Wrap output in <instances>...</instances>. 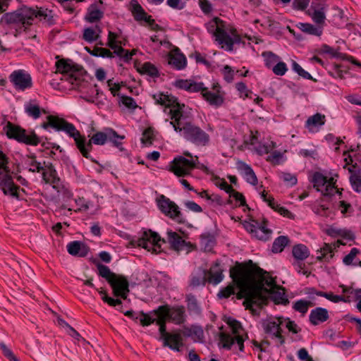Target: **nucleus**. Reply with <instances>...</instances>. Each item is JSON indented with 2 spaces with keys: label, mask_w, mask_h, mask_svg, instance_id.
I'll return each instance as SVG.
<instances>
[{
  "label": "nucleus",
  "mask_w": 361,
  "mask_h": 361,
  "mask_svg": "<svg viewBox=\"0 0 361 361\" xmlns=\"http://www.w3.org/2000/svg\"><path fill=\"white\" fill-rule=\"evenodd\" d=\"M276 143L271 141L269 143L259 145L257 147V152L260 155L267 154L270 153L274 148H276Z\"/></svg>",
  "instance_id": "052dcab7"
},
{
  "label": "nucleus",
  "mask_w": 361,
  "mask_h": 361,
  "mask_svg": "<svg viewBox=\"0 0 361 361\" xmlns=\"http://www.w3.org/2000/svg\"><path fill=\"white\" fill-rule=\"evenodd\" d=\"M42 127L44 129L51 128L56 131L65 132L71 137L74 139L77 148L84 157L90 159L91 161L94 163L98 164L90 154L92 149V145L94 144L91 141V138L88 142H86L85 137L80 134V131L76 129L73 123L68 122L64 118H60L58 116L49 115L47 117V122H44L42 124Z\"/></svg>",
  "instance_id": "20e7f679"
},
{
  "label": "nucleus",
  "mask_w": 361,
  "mask_h": 361,
  "mask_svg": "<svg viewBox=\"0 0 361 361\" xmlns=\"http://www.w3.org/2000/svg\"><path fill=\"white\" fill-rule=\"evenodd\" d=\"M267 221L264 219L262 221V224L258 226L255 233L254 238L264 241L269 239L271 231L267 228Z\"/></svg>",
  "instance_id": "473e14b6"
},
{
  "label": "nucleus",
  "mask_w": 361,
  "mask_h": 361,
  "mask_svg": "<svg viewBox=\"0 0 361 361\" xmlns=\"http://www.w3.org/2000/svg\"><path fill=\"white\" fill-rule=\"evenodd\" d=\"M109 283L111 286L114 295L116 297H121L124 300L127 298L130 290L128 281L125 276L116 275Z\"/></svg>",
  "instance_id": "2eb2a0df"
},
{
  "label": "nucleus",
  "mask_w": 361,
  "mask_h": 361,
  "mask_svg": "<svg viewBox=\"0 0 361 361\" xmlns=\"http://www.w3.org/2000/svg\"><path fill=\"white\" fill-rule=\"evenodd\" d=\"M0 348L2 350L3 355L8 359L9 361H20L16 356L13 354L11 350H10L6 345L1 342L0 343Z\"/></svg>",
  "instance_id": "bf43d9fd"
},
{
  "label": "nucleus",
  "mask_w": 361,
  "mask_h": 361,
  "mask_svg": "<svg viewBox=\"0 0 361 361\" xmlns=\"http://www.w3.org/2000/svg\"><path fill=\"white\" fill-rule=\"evenodd\" d=\"M157 204L162 213L178 223H182V214L179 208L175 202L164 195H160L157 199Z\"/></svg>",
  "instance_id": "9b49d317"
},
{
  "label": "nucleus",
  "mask_w": 361,
  "mask_h": 361,
  "mask_svg": "<svg viewBox=\"0 0 361 361\" xmlns=\"http://www.w3.org/2000/svg\"><path fill=\"white\" fill-rule=\"evenodd\" d=\"M104 16V13L98 8L97 4H91L85 17V20L90 23L99 21Z\"/></svg>",
  "instance_id": "cd10ccee"
},
{
  "label": "nucleus",
  "mask_w": 361,
  "mask_h": 361,
  "mask_svg": "<svg viewBox=\"0 0 361 361\" xmlns=\"http://www.w3.org/2000/svg\"><path fill=\"white\" fill-rule=\"evenodd\" d=\"M287 70H288V68H287L286 64L284 62H281V61H279L272 68V71H273L274 73L276 74V75H280V76L283 75L286 73Z\"/></svg>",
  "instance_id": "e2e57ef3"
},
{
  "label": "nucleus",
  "mask_w": 361,
  "mask_h": 361,
  "mask_svg": "<svg viewBox=\"0 0 361 361\" xmlns=\"http://www.w3.org/2000/svg\"><path fill=\"white\" fill-rule=\"evenodd\" d=\"M234 338H233L231 336L224 332L219 334V340L224 348L231 349L235 342Z\"/></svg>",
  "instance_id": "8fccbe9b"
},
{
  "label": "nucleus",
  "mask_w": 361,
  "mask_h": 361,
  "mask_svg": "<svg viewBox=\"0 0 361 361\" xmlns=\"http://www.w3.org/2000/svg\"><path fill=\"white\" fill-rule=\"evenodd\" d=\"M238 169L244 173L246 181L253 185L257 184V178L252 169L244 162L239 163Z\"/></svg>",
  "instance_id": "7c9ffc66"
},
{
  "label": "nucleus",
  "mask_w": 361,
  "mask_h": 361,
  "mask_svg": "<svg viewBox=\"0 0 361 361\" xmlns=\"http://www.w3.org/2000/svg\"><path fill=\"white\" fill-rule=\"evenodd\" d=\"M297 27L303 32L315 36H320L323 32L320 26H314L310 23H300Z\"/></svg>",
  "instance_id": "c9c22d12"
},
{
  "label": "nucleus",
  "mask_w": 361,
  "mask_h": 361,
  "mask_svg": "<svg viewBox=\"0 0 361 361\" xmlns=\"http://www.w3.org/2000/svg\"><path fill=\"white\" fill-rule=\"evenodd\" d=\"M9 80L16 90L24 91L32 86L31 75L24 70L14 71L9 75Z\"/></svg>",
  "instance_id": "ddd939ff"
},
{
  "label": "nucleus",
  "mask_w": 361,
  "mask_h": 361,
  "mask_svg": "<svg viewBox=\"0 0 361 361\" xmlns=\"http://www.w3.org/2000/svg\"><path fill=\"white\" fill-rule=\"evenodd\" d=\"M235 294V286L229 284L226 287L222 288L218 293L219 298H228L231 295Z\"/></svg>",
  "instance_id": "4d7b16f0"
},
{
  "label": "nucleus",
  "mask_w": 361,
  "mask_h": 361,
  "mask_svg": "<svg viewBox=\"0 0 361 361\" xmlns=\"http://www.w3.org/2000/svg\"><path fill=\"white\" fill-rule=\"evenodd\" d=\"M262 271L251 260L246 264L237 263L230 270L233 281L240 289L236 298L245 299L243 304L246 310L253 311L254 305L259 307L264 303Z\"/></svg>",
  "instance_id": "f257e3e1"
},
{
  "label": "nucleus",
  "mask_w": 361,
  "mask_h": 361,
  "mask_svg": "<svg viewBox=\"0 0 361 361\" xmlns=\"http://www.w3.org/2000/svg\"><path fill=\"white\" fill-rule=\"evenodd\" d=\"M292 253L295 260L300 261L305 260L310 255L307 247L303 244H298L293 246Z\"/></svg>",
  "instance_id": "2f4dec72"
},
{
  "label": "nucleus",
  "mask_w": 361,
  "mask_h": 361,
  "mask_svg": "<svg viewBox=\"0 0 361 361\" xmlns=\"http://www.w3.org/2000/svg\"><path fill=\"white\" fill-rule=\"evenodd\" d=\"M169 63L177 70L183 69L187 64L185 56L177 48L169 54Z\"/></svg>",
  "instance_id": "b1692460"
},
{
  "label": "nucleus",
  "mask_w": 361,
  "mask_h": 361,
  "mask_svg": "<svg viewBox=\"0 0 361 361\" xmlns=\"http://www.w3.org/2000/svg\"><path fill=\"white\" fill-rule=\"evenodd\" d=\"M153 99L156 101V104L171 108L169 114H171V120L173 111L179 109L180 111H183V109L185 107V104H180L176 97L164 94V93L154 94Z\"/></svg>",
  "instance_id": "a211bd4d"
},
{
  "label": "nucleus",
  "mask_w": 361,
  "mask_h": 361,
  "mask_svg": "<svg viewBox=\"0 0 361 361\" xmlns=\"http://www.w3.org/2000/svg\"><path fill=\"white\" fill-rule=\"evenodd\" d=\"M170 124L176 132L180 133L187 140L197 145H205L209 140V135L200 127L186 121L183 111L176 109L172 111Z\"/></svg>",
  "instance_id": "39448f33"
},
{
  "label": "nucleus",
  "mask_w": 361,
  "mask_h": 361,
  "mask_svg": "<svg viewBox=\"0 0 361 361\" xmlns=\"http://www.w3.org/2000/svg\"><path fill=\"white\" fill-rule=\"evenodd\" d=\"M281 178L289 186H293L297 183V178L295 175L289 173H282Z\"/></svg>",
  "instance_id": "0e129e2a"
},
{
  "label": "nucleus",
  "mask_w": 361,
  "mask_h": 361,
  "mask_svg": "<svg viewBox=\"0 0 361 361\" xmlns=\"http://www.w3.org/2000/svg\"><path fill=\"white\" fill-rule=\"evenodd\" d=\"M157 317L152 314V311L149 313H145L144 312H139L138 322L143 326H149L156 322Z\"/></svg>",
  "instance_id": "c03bdc74"
},
{
  "label": "nucleus",
  "mask_w": 361,
  "mask_h": 361,
  "mask_svg": "<svg viewBox=\"0 0 361 361\" xmlns=\"http://www.w3.org/2000/svg\"><path fill=\"white\" fill-rule=\"evenodd\" d=\"M163 306L168 307V320L178 325L185 322V307L183 306H176L172 308L169 305H164Z\"/></svg>",
  "instance_id": "aec40b11"
},
{
  "label": "nucleus",
  "mask_w": 361,
  "mask_h": 361,
  "mask_svg": "<svg viewBox=\"0 0 361 361\" xmlns=\"http://www.w3.org/2000/svg\"><path fill=\"white\" fill-rule=\"evenodd\" d=\"M25 163L29 168V171L33 173H39L44 169V166H42L40 162L37 161L36 156L34 154L27 155L25 160Z\"/></svg>",
  "instance_id": "e433bc0d"
},
{
  "label": "nucleus",
  "mask_w": 361,
  "mask_h": 361,
  "mask_svg": "<svg viewBox=\"0 0 361 361\" xmlns=\"http://www.w3.org/2000/svg\"><path fill=\"white\" fill-rule=\"evenodd\" d=\"M56 72L50 81L54 89H76L79 87L86 71L83 67L71 59H60L56 62Z\"/></svg>",
  "instance_id": "7ed1b4c3"
},
{
  "label": "nucleus",
  "mask_w": 361,
  "mask_h": 361,
  "mask_svg": "<svg viewBox=\"0 0 361 361\" xmlns=\"http://www.w3.org/2000/svg\"><path fill=\"white\" fill-rule=\"evenodd\" d=\"M42 179L47 184L52 185L53 188L57 192H60V188H62V182L58 176L57 171L51 163L47 164L44 162V169L41 171Z\"/></svg>",
  "instance_id": "f8f14e48"
},
{
  "label": "nucleus",
  "mask_w": 361,
  "mask_h": 361,
  "mask_svg": "<svg viewBox=\"0 0 361 361\" xmlns=\"http://www.w3.org/2000/svg\"><path fill=\"white\" fill-rule=\"evenodd\" d=\"M222 73L226 82H231L233 80L234 71L230 66L226 65L222 70Z\"/></svg>",
  "instance_id": "774afa93"
},
{
  "label": "nucleus",
  "mask_w": 361,
  "mask_h": 361,
  "mask_svg": "<svg viewBox=\"0 0 361 361\" xmlns=\"http://www.w3.org/2000/svg\"><path fill=\"white\" fill-rule=\"evenodd\" d=\"M4 130L8 138L14 139L19 142L32 146H37L40 142L39 137L34 131L27 134L25 129L11 122L7 123Z\"/></svg>",
  "instance_id": "0eeeda50"
},
{
  "label": "nucleus",
  "mask_w": 361,
  "mask_h": 361,
  "mask_svg": "<svg viewBox=\"0 0 361 361\" xmlns=\"http://www.w3.org/2000/svg\"><path fill=\"white\" fill-rule=\"evenodd\" d=\"M152 314L156 315V324L159 325L160 340L163 341L171 333L166 331V322L168 316V307L166 306H159L156 310H152Z\"/></svg>",
  "instance_id": "f3484780"
},
{
  "label": "nucleus",
  "mask_w": 361,
  "mask_h": 361,
  "mask_svg": "<svg viewBox=\"0 0 361 361\" xmlns=\"http://www.w3.org/2000/svg\"><path fill=\"white\" fill-rule=\"evenodd\" d=\"M196 161H198L197 157L192 160L181 156L176 157L170 164V171L178 177H184L190 174L191 171L195 169Z\"/></svg>",
  "instance_id": "9d476101"
},
{
  "label": "nucleus",
  "mask_w": 361,
  "mask_h": 361,
  "mask_svg": "<svg viewBox=\"0 0 361 361\" xmlns=\"http://www.w3.org/2000/svg\"><path fill=\"white\" fill-rule=\"evenodd\" d=\"M123 139L124 136L118 135L115 130L111 129L109 130L108 140L113 142L115 147H118L121 145V142L118 141V140H122Z\"/></svg>",
  "instance_id": "13d9d810"
},
{
  "label": "nucleus",
  "mask_w": 361,
  "mask_h": 361,
  "mask_svg": "<svg viewBox=\"0 0 361 361\" xmlns=\"http://www.w3.org/2000/svg\"><path fill=\"white\" fill-rule=\"evenodd\" d=\"M67 250L73 256L84 257L87 255L90 249L85 243L75 240L67 245Z\"/></svg>",
  "instance_id": "412c9836"
},
{
  "label": "nucleus",
  "mask_w": 361,
  "mask_h": 361,
  "mask_svg": "<svg viewBox=\"0 0 361 361\" xmlns=\"http://www.w3.org/2000/svg\"><path fill=\"white\" fill-rule=\"evenodd\" d=\"M164 238L152 230L145 231L140 238L135 243L138 246L145 248L152 253L161 252V243H165Z\"/></svg>",
  "instance_id": "6e6552de"
},
{
  "label": "nucleus",
  "mask_w": 361,
  "mask_h": 361,
  "mask_svg": "<svg viewBox=\"0 0 361 361\" xmlns=\"http://www.w3.org/2000/svg\"><path fill=\"white\" fill-rule=\"evenodd\" d=\"M167 242L170 245V247L176 251L188 250L192 246L190 242L186 240L178 233L171 230L168 231L167 233Z\"/></svg>",
  "instance_id": "6ab92c4d"
},
{
  "label": "nucleus",
  "mask_w": 361,
  "mask_h": 361,
  "mask_svg": "<svg viewBox=\"0 0 361 361\" xmlns=\"http://www.w3.org/2000/svg\"><path fill=\"white\" fill-rule=\"evenodd\" d=\"M35 19L49 25L54 23L52 11L43 8H23L12 13H6L3 20L11 28L16 30V37L22 31H25L33 24Z\"/></svg>",
  "instance_id": "f03ea898"
},
{
  "label": "nucleus",
  "mask_w": 361,
  "mask_h": 361,
  "mask_svg": "<svg viewBox=\"0 0 361 361\" xmlns=\"http://www.w3.org/2000/svg\"><path fill=\"white\" fill-rule=\"evenodd\" d=\"M293 309L302 314H305L307 312V300H299L296 301L293 305Z\"/></svg>",
  "instance_id": "338daca9"
},
{
  "label": "nucleus",
  "mask_w": 361,
  "mask_h": 361,
  "mask_svg": "<svg viewBox=\"0 0 361 361\" xmlns=\"http://www.w3.org/2000/svg\"><path fill=\"white\" fill-rule=\"evenodd\" d=\"M262 276L263 278V290H262V295L264 298V302L267 301V295L270 294L276 304H288L289 300L285 296L284 288L278 286L275 280L263 269Z\"/></svg>",
  "instance_id": "423d86ee"
},
{
  "label": "nucleus",
  "mask_w": 361,
  "mask_h": 361,
  "mask_svg": "<svg viewBox=\"0 0 361 361\" xmlns=\"http://www.w3.org/2000/svg\"><path fill=\"white\" fill-rule=\"evenodd\" d=\"M326 7L325 0H313L309 9H312V11H326Z\"/></svg>",
  "instance_id": "69168bd1"
},
{
  "label": "nucleus",
  "mask_w": 361,
  "mask_h": 361,
  "mask_svg": "<svg viewBox=\"0 0 361 361\" xmlns=\"http://www.w3.org/2000/svg\"><path fill=\"white\" fill-rule=\"evenodd\" d=\"M137 71L140 74H146L151 77H159V75L157 67L150 62H145L140 67H137Z\"/></svg>",
  "instance_id": "4c0bfd02"
},
{
  "label": "nucleus",
  "mask_w": 361,
  "mask_h": 361,
  "mask_svg": "<svg viewBox=\"0 0 361 361\" xmlns=\"http://www.w3.org/2000/svg\"><path fill=\"white\" fill-rule=\"evenodd\" d=\"M329 318V315L328 310L322 307H316L311 310L309 315L310 322L314 326H317L327 321Z\"/></svg>",
  "instance_id": "5701e85b"
},
{
  "label": "nucleus",
  "mask_w": 361,
  "mask_h": 361,
  "mask_svg": "<svg viewBox=\"0 0 361 361\" xmlns=\"http://www.w3.org/2000/svg\"><path fill=\"white\" fill-rule=\"evenodd\" d=\"M325 122V116L320 113H317L307 119L305 122V127L309 130V131L314 132L315 128L324 125Z\"/></svg>",
  "instance_id": "bb28decb"
},
{
  "label": "nucleus",
  "mask_w": 361,
  "mask_h": 361,
  "mask_svg": "<svg viewBox=\"0 0 361 361\" xmlns=\"http://www.w3.org/2000/svg\"><path fill=\"white\" fill-rule=\"evenodd\" d=\"M215 184L228 194H230L234 191L233 188L229 185L224 179L216 178Z\"/></svg>",
  "instance_id": "680f3d73"
},
{
  "label": "nucleus",
  "mask_w": 361,
  "mask_h": 361,
  "mask_svg": "<svg viewBox=\"0 0 361 361\" xmlns=\"http://www.w3.org/2000/svg\"><path fill=\"white\" fill-rule=\"evenodd\" d=\"M360 251L356 248V247H353L350 253L348 255H347L343 259V262L345 264V265H353V266H357V263L355 262V263H353V260L355 259V257L360 254Z\"/></svg>",
  "instance_id": "6e6d98bb"
},
{
  "label": "nucleus",
  "mask_w": 361,
  "mask_h": 361,
  "mask_svg": "<svg viewBox=\"0 0 361 361\" xmlns=\"http://www.w3.org/2000/svg\"><path fill=\"white\" fill-rule=\"evenodd\" d=\"M292 68L300 76L305 79L311 80L316 81L312 75L307 71H305L296 61H293L292 63Z\"/></svg>",
  "instance_id": "3c124183"
},
{
  "label": "nucleus",
  "mask_w": 361,
  "mask_h": 361,
  "mask_svg": "<svg viewBox=\"0 0 361 361\" xmlns=\"http://www.w3.org/2000/svg\"><path fill=\"white\" fill-rule=\"evenodd\" d=\"M348 170L351 173L350 176V182L353 189L357 192H361V176L358 173H354L353 169L351 167H348Z\"/></svg>",
  "instance_id": "79ce46f5"
},
{
  "label": "nucleus",
  "mask_w": 361,
  "mask_h": 361,
  "mask_svg": "<svg viewBox=\"0 0 361 361\" xmlns=\"http://www.w3.org/2000/svg\"><path fill=\"white\" fill-rule=\"evenodd\" d=\"M341 287L342 288V292L343 293L353 294L354 300H359L356 307L361 312V288L353 289L351 287H347L344 285H341Z\"/></svg>",
  "instance_id": "37998d69"
},
{
  "label": "nucleus",
  "mask_w": 361,
  "mask_h": 361,
  "mask_svg": "<svg viewBox=\"0 0 361 361\" xmlns=\"http://www.w3.org/2000/svg\"><path fill=\"white\" fill-rule=\"evenodd\" d=\"M130 4V11L132 13L133 16L134 17V19L137 22H146L147 20V17H149L150 16L147 15V13L143 9L141 5L138 4L136 1H132Z\"/></svg>",
  "instance_id": "c85d7f7f"
},
{
  "label": "nucleus",
  "mask_w": 361,
  "mask_h": 361,
  "mask_svg": "<svg viewBox=\"0 0 361 361\" xmlns=\"http://www.w3.org/2000/svg\"><path fill=\"white\" fill-rule=\"evenodd\" d=\"M25 111L29 116L35 119L40 117L41 111L46 113L45 110H41L39 106L35 104V101H30L27 103L25 106Z\"/></svg>",
  "instance_id": "f704fd0d"
},
{
  "label": "nucleus",
  "mask_w": 361,
  "mask_h": 361,
  "mask_svg": "<svg viewBox=\"0 0 361 361\" xmlns=\"http://www.w3.org/2000/svg\"><path fill=\"white\" fill-rule=\"evenodd\" d=\"M163 345L179 352L183 346V338L180 333H171L163 341Z\"/></svg>",
  "instance_id": "4be33fe9"
},
{
  "label": "nucleus",
  "mask_w": 361,
  "mask_h": 361,
  "mask_svg": "<svg viewBox=\"0 0 361 361\" xmlns=\"http://www.w3.org/2000/svg\"><path fill=\"white\" fill-rule=\"evenodd\" d=\"M200 240L201 244L204 246V249L212 248L215 243L214 236L209 233L202 234Z\"/></svg>",
  "instance_id": "864d4df0"
},
{
  "label": "nucleus",
  "mask_w": 361,
  "mask_h": 361,
  "mask_svg": "<svg viewBox=\"0 0 361 361\" xmlns=\"http://www.w3.org/2000/svg\"><path fill=\"white\" fill-rule=\"evenodd\" d=\"M186 301L188 303V308L189 310L194 311L195 312H200V309L198 305L197 300L194 295H187Z\"/></svg>",
  "instance_id": "5fc2aeb1"
},
{
  "label": "nucleus",
  "mask_w": 361,
  "mask_h": 361,
  "mask_svg": "<svg viewBox=\"0 0 361 361\" xmlns=\"http://www.w3.org/2000/svg\"><path fill=\"white\" fill-rule=\"evenodd\" d=\"M154 132L152 128H147L142 133V136L141 138V142L145 145H150L152 144L154 140Z\"/></svg>",
  "instance_id": "603ef678"
},
{
  "label": "nucleus",
  "mask_w": 361,
  "mask_h": 361,
  "mask_svg": "<svg viewBox=\"0 0 361 361\" xmlns=\"http://www.w3.org/2000/svg\"><path fill=\"white\" fill-rule=\"evenodd\" d=\"M321 51L324 54L331 55L334 58L341 59L342 60L345 59V57L346 56L345 54H342L327 44H323L321 47Z\"/></svg>",
  "instance_id": "49530a36"
},
{
  "label": "nucleus",
  "mask_w": 361,
  "mask_h": 361,
  "mask_svg": "<svg viewBox=\"0 0 361 361\" xmlns=\"http://www.w3.org/2000/svg\"><path fill=\"white\" fill-rule=\"evenodd\" d=\"M321 255L317 256V258L318 260H328L329 259H331L334 256L333 255V248L329 244L325 243L324 247L321 248L320 250Z\"/></svg>",
  "instance_id": "09e8293b"
},
{
  "label": "nucleus",
  "mask_w": 361,
  "mask_h": 361,
  "mask_svg": "<svg viewBox=\"0 0 361 361\" xmlns=\"http://www.w3.org/2000/svg\"><path fill=\"white\" fill-rule=\"evenodd\" d=\"M204 274L208 275L207 281L215 285L220 283L224 278L223 270L218 262L212 265L209 271H204Z\"/></svg>",
  "instance_id": "393cba45"
},
{
  "label": "nucleus",
  "mask_w": 361,
  "mask_h": 361,
  "mask_svg": "<svg viewBox=\"0 0 361 361\" xmlns=\"http://www.w3.org/2000/svg\"><path fill=\"white\" fill-rule=\"evenodd\" d=\"M283 323V317H277L273 321L268 322L264 326L265 333L270 335L272 338L278 340V345H282L285 343V338L282 335L281 327Z\"/></svg>",
  "instance_id": "4468645a"
},
{
  "label": "nucleus",
  "mask_w": 361,
  "mask_h": 361,
  "mask_svg": "<svg viewBox=\"0 0 361 361\" xmlns=\"http://www.w3.org/2000/svg\"><path fill=\"white\" fill-rule=\"evenodd\" d=\"M325 11H312V9H308L306 13L312 18L317 25L320 26L323 30L326 20Z\"/></svg>",
  "instance_id": "72a5a7b5"
},
{
  "label": "nucleus",
  "mask_w": 361,
  "mask_h": 361,
  "mask_svg": "<svg viewBox=\"0 0 361 361\" xmlns=\"http://www.w3.org/2000/svg\"><path fill=\"white\" fill-rule=\"evenodd\" d=\"M312 181L314 188L318 191H321L324 195V189L327 184V177L324 176L319 172H316L313 175Z\"/></svg>",
  "instance_id": "58836bf2"
},
{
  "label": "nucleus",
  "mask_w": 361,
  "mask_h": 361,
  "mask_svg": "<svg viewBox=\"0 0 361 361\" xmlns=\"http://www.w3.org/2000/svg\"><path fill=\"white\" fill-rule=\"evenodd\" d=\"M288 243L289 239L287 236L281 235L276 238L272 245V252L274 253L281 252Z\"/></svg>",
  "instance_id": "a19ab883"
},
{
  "label": "nucleus",
  "mask_w": 361,
  "mask_h": 361,
  "mask_svg": "<svg viewBox=\"0 0 361 361\" xmlns=\"http://www.w3.org/2000/svg\"><path fill=\"white\" fill-rule=\"evenodd\" d=\"M97 268L98 270L99 276L105 279L108 283L111 282L112 279H114L117 275L112 272L107 266L101 263L97 264Z\"/></svg>",
  "instance_id": "ea45409f"
},
{
  "label": "nucleus",
  "mask_w": 361,
  "mask_h": 361,
  "mask_svg": "<svg viewBox=\"0 0 361 361\" xmlns=\"http://www.w3.org/2000/svg\"><path fill=\"white\" fill-rule=\"evenodd\" d=\"M262 56L264 58L265 66L269 68H273L279 62V56L271 51L263 52Z\"/></svg>",
  "instance_id": "a18cd8bd"
},
{
  "label": "nucleus",
  "mask_w": 361,
  "mask_h": 361,
  "mask_svg": "<svg viewBox=\"0 0 361 361\" xmlns=\"http://www.w3.org/2000/svg\"><path fill=\"white\" fill-rule=\"evenodd\" d=\"M108 137H109V131L107 133L97 132L92 136L91 141L94 145H103L108 140Z\"/></svg>",
  "instance_id": "de8ad7c7"
},
{
  "label": "nucleus",
  "mask_w": 361,
  "mask_h": 361,
  "mask_svg": "<svg viewBox=\"0 0 361 361\" xmlns=\"http://www.w3.org/2000/svg\"><path fill=\"white\" fill-rule=\"evenodd\" d=\"M220 90L221 86L218 83H215L212 85V91L206 87L202 96L211 106L219 107L223 104L224 101Z\"/></svg>",
  "instance_id": "dca6fc26"
},
{
  "label": "nucleus",
  "mask_w": 361,
  "mask_h": 361,
  "mask_svg": "<svg viewBox=\"0 0 361 361\" xmlns=\"http://www.w3.org/2000/svg\"><path fill=\"white\" fill-rule=\"evenodd\" d=\"M102 27L96 25L94 27H87L84 29L82 39L87 42H92L100 37Z\"/></svg>",
  "instance_id": "c756f323"
},
{
  "label": "nucleus",
  "mask_w": 361,
  "mask_h": 361,
  "mask_svg": "<svg viewBox=\"0 0 361 361\" xmlns=\"http://www.w3.org/2000/svg\"><path fill=\"white\" fill-rule=\"evenodd\" d=\"M117 38L118 35L116 33L109 31L108 34L107 45L114 49V54L122 58L124 52H126V49L121 46L122 43L121 41H117Z\"/></svg>",
  "instance_id": "a878e982"
},
{
  "label": "nucleus",
  "mask_w": 361,
  "mask_h": 361,
  "mask_svg": "<svg viewBox=\"0 0 361 361\" xmlns=\"http://www.w3.org/2000/svg\"><path fill=\"white\" fill-rule=\"evenodd\" d=\"M212 27H215L214 37L218 43L221 45L222 49L227 51H232L233 44L235 43L240 42V37L237 34L236 30L234 29L231 31L233 37L220 25H216V23L212 24Z\"/></svg>",
  "instance_id": "1a4fd4ad"
}]
</instances>
